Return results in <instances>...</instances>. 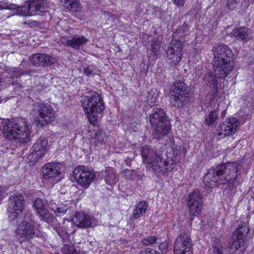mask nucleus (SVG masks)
<instances>
[{
    "mask_svg": "<svg viewBox=\"0 0 254 254\" xmlns=\"http://www.w3.org/2000/svg\"><path fill=\"white\" fill-rule=\"evenodd\" d=\"M214 56V73L219 78L224 79L234 67L232 50L225 45L216 46L212 49Z\"/></svg>",
    "mask_w": 254,
    "mask_h": 254,
    "instance_id": "1",
    "label": "nucleus"
},
{
    "mask_svg": "<svg viewBox=\"0 0 254 254\" xmlns=\"http://www.w3.org/2000/svg\"><path fill=\"white\" fill-rule=\"evenodd\" d=\"M30 132L25 119L23 118L7 121L3 126L2 133L5 137L20 143H27L30 140Z\"/></svg>",
    "mask_w": 254,
    "mask_h": 254,
    "instance_id": "2",
    "label": "nucleus"
},
{
    "mask_svg": "<svg viewBox=\"0 0 254 254\" xmlns=\"http://www.w3.org/2000/svg\"><path fill=\"white\" fill-rule=\"evenodd\" d=\"M148 121L154 138L160 139L166 135L171 130V123L164 110L160 108H153L149 115Z\"/></svg>",
    "mask_w": 254,
    "mask_h": 254,
    "instance_id": "3",
    "label": "nucleus"
},
{
    "mask_svg": "<svg viewBox=\"0 0 254 254\" xmlns=\"http://www.w3.org/2000/svg\"><path fill=\"white\" fill-rule=\"evenodd\" d=\"M81 103L88 121L92 125L95 124L105 109L103 100L99 94L95 93L89 96H84L82 98Z\"/></svg>",
    "mask_w": 254,
    "mask_h": 254,
    "instance_id": "4",
    "label": "nucleus"
},
{
    "mask_svg": "<svg viewBox=\"0 0 254 254\" xmlns=\"http://www.w3.org/2000/svg\"><path fill=\"white\" fill-rule=\"evenodd\" d=\"M18 226L15 230V237L20 244L29 242L35 236L40 237L42 235L41 225L32 220L28 221L26 218L17 221Z\"/></svg>",
    "mask_w": 254,
    "mask_h": 254,
    "instance_id": "5",
    "label": "nucleus"
},
{
    "mask_svg": "<svg viewBox=\"0 0 254 254\" xmlns=\"http://www.w3.org/2000/svg\"><path fill=\"white\" fill-rule=\"evenodd\" d=\"M142 162L146 168L153 172H159L168 165L166 161H162V157L158 154L150 146L144 145L141 149Z\"/></svg>",
    "mask_w": 254,
    "mask_h": 254,
    "instance_id": "6",
    "label": "nucleus"
},
{
    "mask_svg": "<svg viewBox=\"0 0 254 254\" xmlns=\"http://www.w3.org/2000/svg\"><path fill=\"white\" fill-rule=\"evenodd\" d=\"M171 90L172 94L170 96V102L173 106L180 108L189 102L188 87L184 81L175 82Z\"/></svg>",
    "mask_w": 254,
    "mask_h": 254,
    "instance_id": "7",
    "label": "nucleus"
},
{
    "mask_svg": "<svg viewBox=\"0 0 254 254\" xmlns=\"http://www.w3.org/2000/svg\"><path fill=\"white\" fill-rule=\"evenodd\" d=\"M31 115L39 124L44 126L54 121V110L47 104L37 103L33 105Z\"/></svg>",
    "mask_w": 254,
    "mask_h": 254,
    "instance_id": "8",
    "label": "nucleus"
},
{
    "mask_svg": "<svg viewBox=\"0 0 254 254\" xmlns=\"http://www.w3.org/2000/svg\"><path fill=\"white\" fill-rule=\"evenodd\" d=\"M237 168L238 164L236 162L218 165L215 168L217 178L222 182L220 184H233L237 176Z\"/></svg>",
    "mask_w": 254,
    "mask_h": 254,
    "instance_id": "9",
    "label": "nucleus"
},
{
    "mask_svg": "<svg viewBox=\"0 0 254 254\" xmlns=\"http://www.w3.org/2000/svg\"><path fill=\"white\" fill-rule=\"evenodd\" d=\"M250 229L246 223L240 225L235 231L236 238L234 241L230 249L231 254H244L247 248L246 237Z\"/></svg>",
    "mask_w": 254,
    "mask_h": 254,
    "instance_id": "10",
    "label": "nucleus"
},
{
    "mask_svg": "<svg viewBox=\"0 0 254 254\" xmlns=\"http://www.w3.org/2000/svg\"><path fill=\"white\" fill-rule=\"evenodd\" d=\"M25 206V198L20 192H15L9 197L7 211L10 221L18 218Z\"/></svg>",
    "mask_w": 254,
    "mask_h": 254,
    "instance_id": "11",
    "label": "nucleus"
},
{
    "mask_svg": "<svg viewBox=\"0 0 254 254\" xmlns=\"http://www.w3.org/2000/svg\"><path fill=\"white\" fill-rule=\"evenodd\" d=\"M45 8L43 0L29 1L26 5L18 6L17 8V14L25 16L41 15L45 12Z\"/></svg>",
    "mask_w": 254,
    "mask_h": 254,
    "instance_id": "12",
    "label": "nucleus"
},
{
    "mask_svg": "<svg viewBox=\"0 0 254 254\" xmlns=\"http://www.w3.org/2000/svg\"><path fill=\"white\" fill-rule=\"evenodd\" d=\"M72 176L77 183L84 188H87L93 181L94 175L88 167L78 166L72 171Z\"/></svg>",
    "mask_w": 254,
    "mask_h": 254,
    "instance_id": "13",
    "label": "nucleus"
},
{
    "mask_svg": "<svg viewBox=\"0 0 254 254\" xmlns=\"http://www.w3.org/2000/svg\"><path fill=\"white\" fill-rule=\"evenodd\" d=\"M192 242L189 234L182 233L176 238L174 254H192Z\"/></svg>",
    "mask_w": 254,
    "mask_h": 254,
    "instance_id": "14",
    "label": "nucleus"
},
{
    "mask_svg": "<svg viewBox=\"0 0 254 254\" xmlns=\"http://www.w3.org/2000/svg\"><path fill=\"white\" fill-rule=\"evenodd\" d=\"M240 123L235 118H229L221 124L216 131L219 139L233 135L238 129Z\"/></svg>",
    "mask_w": 254,
    "mask_h": 254,
    "instance_id": "15",
    "label": "nucleus"
},
{
    "mask_svg": "<svg viewBox=\"0 0 254 254\" xmlns=\"http://www.w3.org/2000/svg\"><path fill=\"white\" fill-rule=\"evenodd\" d=\"M183 45L179 40L175 41L170 44V46L166 51V60L171 66L177 64L183 56Z\"/></svg>",
    "mask_w": 254,
    "mask_h": 254,
    "instance_id": "16",
    "label": "nucleus"
},
{
    "mask_svg": "<svg viewBox=\"0 0 254 254\" xmlns=\"http://www.w3.org/2000/svg\"><path fill=\"white\" fill-rule=\"evenodd\" d=\"M187 205L190 214L194 216L198 215L202 208V197L197 191L190 193L188 197Z\"/></svg>",
    "mask_w": 254,
    "mask_h": 254,
    "instance_id": "17",
    "label": "nucleus"
},
{
    "mask_svg": "<svg viewBox=\"0 0 254 254\" xmlns=\"http://www.w3.org/2000/svg\"><path fill=\"white\" fill-rule=\"evenodd\" d=\"M64 169L63 165L59 163L51 162L42 168V176L45 180L58 177Z\"/></svg>",
    "mask_w": 254,
    "mask_h": 254,
    "instance_id": "18",
    "label": "nucleus"
},
{
    "mask_svg": "<svg viewBox=\"0 0 254 254\" xmlns=\"http://www.w3.org/2000/svg\"><path fill=\"white\" fill-rule=\"evenodd\" d=\"M33 207L41 220L50 222L53 218V215L46 208L44 200L40 198H36L33 202Z\"/></svg>",
    "mask_w": 254,
    "mask_h": 254,
    "instance_id": "19",
    "label": "nucleus"
},
{
    "mask_svg": "<svg viewBox=\"0 0 254 254\" xmlns=\"http://www.w3.org/2000/svg\"><path fill=\"white\" fill-rule=\"evenodd\" d=\"M48 140L40 137L31 148V153L35 155V158L39 159L43 157L47 151Z\"/></svg>",
    "mask_w": 254,
    "mask_h": 254,
    "instance_id": "20",
    "label": "nucleus"
},
{
    "mask_svg": "<svg viewBox=\"0 0 254 254\" xmlns=\"http://www.w3.org/2000/svg\"><path fill=\"white\" fill-rule=\"evenodd\" d=\"M72 221L77 227L81 228L90 227L95 223V219L93 217H90L83 212H76Z\"/></svg>",
    "mask_w": 254,
    "mask_h": 254,
    "instance_id": "21",
    "label": "nucleus"
},
{
    "mask_svg": "<svg viewBox=\"0 0 254 254\" xmlns=\"http://www.w3.org/2000/svg\"><path fill=\"white\" fill-rule=\"evenodd\" d=\"M221 181L217 178V172L216 168H212L209 170L207 174L203 177V182L204 185L209 188H213Z\"/></svg>",
    "mask_w": 254,
    "mask_h": 254,
    "instance_id": "22",
    "label": "nucleus"
},
{
    "mask_svg": "<svg viewBox=\"0 0 254 254\" xmlns=\"http://www.w3.org/2000/svg\"><path fill=\"white\" fill-rule=\"evenodd\" d=\"M88 41V39L83 36L74 35L70 39L67 40L65 45L74 49L78 50L80 47L84 46Z\"/></svg>",
    "mask_w": 254,
    "mask_h": 254,
    "instance_id": "23",
    "label": "nucleus"
},
{
    "mask_svg": "<svg viewBox=\"0 0 254 254\" xmlns=\"http://www.w3.org/2000/svg\"><path fill=\"white\" fill-rule=\"evenodd\" d=\"M62 5L70 12L76 13L81 10V6L78 0H60Z\"/></svg>",
    "mask_w": 254,
    "mask_h": 254,
    "instance_id": "24",
    "label": "nucleus"
},
{
    "mask_svg": "<svg viewBox=\"0 0 254 254\" xmlns=\"http://www.w3.org/2000/svg\"><path fill=\"white\" fill-rule=\"evenodd\" d=\"M231 35L239 41H247L249 40L248 29L246 27L235 28L232 31Z\"/></svg>",
    "mask_w": 254,
    "mask_h": 254,
    "instance_id": "25",
    "label": "nucleus"
},
{
    "mask_svg": "<svg viewBox=\"0 0 254 254\" xmlns=\"http://www.w3.org/2000/svg\"><path fill=\"white\" fill-rule=\"evenodd\" d=\"M148 204L145 201H140L136 206L133 213V217L136 219L145 214Z\"/></svg>",
    "mask_w": 254,
    "mask_h": 254,
    "instance_id": "26",
    "label": "nucleus"
},
{
    "mask_svg": "<svg viewBox=\"0 0 254 254\" xmlns=\"http://www.w3.org/2000/svg\"><path fill=\"white\" fill-rule=\"evenodd\" d=\"M105 180L106 183L109 185H114L118 181L113 168H109L105 170Z\"/></svg>",
    "mask_w": 254,
    "mask_h": 254,
    "instance_id": "27",
    "label": "nucleus"
},
{
    "mask_svg": "<svg viewBox=\"0 0 254 254\" xmlns=\"http://www.w3.org/2000/svg\"><path fill=\"white\" fill-rule=\"evenodd\" d=\"M216 76L218 77L215 73L214 74L210 72L206 73L203 77L205 83L211 88H217L218 82Z\"/></svg>",
    "mask_w": 254,
    "mask_h": 254,
    "instance_id": "28",
    "label": "nucleus"
},
{
    "mask_svg": "<svg viewBox=\"0 0 254 254\" xmlns=\"http://www.w3.org/2000/svg\"><path fill=\"white\" fill-rule=\"evenodd\" d=\"M240 2L242 6L245 7L249 6V2L247 0H227L226 7L230 10H233Z\"/></svg>",
    "mask_w": 254,
    "mask_h": 254,
    "instance_id": "29",
    "label": "nucleus"
},
{
    "mask_svg": "<svg viewBox=\"0 0 254 254\" xmlns=\"http://www.w3.org/2000/svg\"><path fill=\"white\" fill-rule=\"evenodd\" d=\"M43 54L41 53H36L33 54L30 58L31 63L34 66L41 67Z\"/></svg>",
    "mask_w": 254,
    "mask_h": 254,
    "instance_id": "30",
    "label": "nucleus"
},
{
    "mask_svg": "<svg viewBox=\"0 0 254 254\" xmlns=\"http://www.w3.org/2000/svg\"><path fill=\"white\" fill-rule=\"evenodd\" d=\"M57 60L55 58L52 57L48 54H43L42 64H41V67H49L55 64Z\"/></svg>",
    "mask_w": 254,
    "mask_h": 254,
    "instance_id": "31",
    "label": "nucleus"
},
{
    "mask_svg": "<svg viewBox=\"0 0 254 254\" xmlns=\"http://www.w3.org/2000/svg\"><path fill=\"white\" fill-rule=\"evenodd\" d=\"M218 114L216 110L210 112L205 120V123L208 126L212 125L218 119Z\"/></svg>",
    "mask_w": 254,
    "mask_h": 254,
    "instance_id": "32",
    "label": "nucleus"
},
{
    "mask_svg": "<svg viewBox=\"0 0 254 254\" xmlns=\"http://www.w3.org/2000/svg\"><path fill=\"white\" fill-rule=\"evenodd\" d=\"M189 27L186 22H184L183 24L176 30V33L179 37H184L188 34Z\"/></svg>",
    "mask_w": 254,
    "mask_h": 254,
    "instance_id": "33",
    "label": "nucleus"
},
{
    "mask_svg": "<svg viewBox=\"0 0 254 254\" xmlns=\"http://www.w3.org/2000/svg\"><path fill=\"white\" fill-rule=\"evenodd\" d=\"M160 42L157 39H153L151 41L152 51L155 55H157L160 51Z\"/></svg>",
    "mask_w": 254,
    "mask_h": 254,
    "instance_id": "34",
    "label": "nucleus"
},
{
    "mask_svg": "<svg viewBox=\"0 0 254 254\" xmlns=\"http://www.w3.org/2000/svg\"><path fill=\"white\" fill-rule=\"evenodd\" d=\"M90 141L94 144H96L99 142V134L97 131L93 130L90 131Z\"/></svg>",
    "mask_w": 254,
    "mask_h": 254,
    "instance_id": "35",
    "label": "nucleus"
},
{
    "mask_svg": "<svg viewBox=\"0 0 254 254\" xmlns=\"http://www.w3.org/2000/svg\"><path fill=\"white\" fill-rule=\"evenodd\" d=\"M157 241V237L152 236L142 240V242L143 245H151L155 244Z\"/></svg>",
    "mask_w": 254,
    "mask_h": 254,
    "instance_id": "36",
    "label": "nucleus"
},
{
    "mask_svg": "<svg viewBox=\"0 0 254 254\" xmlns=\"http://www.w3.org/2000/svg\"><path fill=\"white\" fill-rule=\"evenodd\" d=\"M62 251L64 254H78L71 245L64 246L62 249Z\"/></svg>",
    "mask_w": 254,
    "mask_h": 254,
    "instance_id": "37",
    "label": "nucleus"
},
{
    "mask_svg": "<svg viewBox=\"0 0 254 254\" xmlns=\"http://www.w3.org/2000/svg\"><path fill=\"white\" fill-rule=\"evenodd\" d=\"M68 207L66 205L64 207H56L55 208H52L54 211L57 213V215H62L65 214L67 210H68Z\"/></svg>",
    "mask_w": 254,
    "mask_h": 254,
    "instance_id": "38",
    "label": "nucleus"
},
{
    "mask_svg": "<svg viewBox=\"0 0 254 254\" xmlns=\"http://www.w3.org/2000/svg\"><path fill=\"white\" fill-rule=\"evenodd\" d=\"M18 6H17L15 4H8L7 3H3V2H0V9H15L17 10V8Z\"/></svg>",
    "mask_w": 254,
    "mask_h": 254,
    "instance_id": "39",
    "label": "nucleus"
},
{
    "mask_svg": "<svg viewBox=\"0 0 254 254\" xmlns=\"http://www.w3.org/2000/svg\"><path fill=\"white\" fill-rule=\"evenodd\" d=\"M217 88H212V90L209 92L208 96L209 100L210 102H212L214 101V99L217 95Z\"/></svg>",
    "mask_w": 254,
    "mask_h": 254,
    "instance_id": "40",
    "label": "nucleus"
},
{
    "mask_svg": "<svg viewBox=\"0 0 254 254\" xmlns=\"http://www.w3.org/2000/svg\"><path fill=\"white\" fill-rule=\"evenodd\" d=\"M84 73L87 76L94 75L96 73L95 72V68L93 66L86 67L84 69Z\"/></svg>",
    "mask_w": 254,
    "mask_h": 254,
    "instance_id": "41",
    "label": "nucleus"
},
{
    "mask_svg": "<svg viewBox=\"0 0 254 254\" xmlns=\"http://www.w3.org/2000/svg\"><path fill=\"white\" fill-rule=\"evenodd\" d=\"M138 254H158L157 251L150 248L145 249L139 252Z\"/></svg>",
    "mask_w": 254,
    "mask_h": 254,
    "instance_id": "42",
    "label": "nucleus"
},
{
    "mask_svg": "<svg viewBox=\"0 0 254 254\" xmlns=\"http://www.w3.org/2000/svg\"><path fill=\"white\" fill-rule=\"evenodd\" d=\"M209 254H223L221 248L216 247H213L210 250Z\"/></svg>",
    "mask_w": 254,
    "mask_h": 254,
    "instance_id": "43",
    "label": "nucleus"
},
{
    "mask_svg": "<svg viewBox=\"0 0 254 254\" xmlns=\"http://www.w3.org/2000/svg\"><path fill=\"white\" fill-rule=\"evenodd\" d=\"M168 244L166 242L162 243L159 246V249L162 251V253H165L167 251Z\"/></svg>",
    "mask_w": 254,
    "mask_h": 254,
    "instance_id": "44",
    "label": "nucleus"
},
{
    "mask_svg": "<svg viewBox=\"0 0 254 254\" xmlns=\"http://www.w3.org/2000/svg\"><path fill=\"white\" fill-rule=\"evenodd\" d=\"M174 3L177 6H184L185 0H173Z\"/></svg>",
    "mask_w": 254,
    "mask_h": 254,
    "instance_id": "45",
    "label": "nucleus"
},
{
    "mask_svg": "<svg viewBox=\"0 0 254 254\" xmlns=\"http://www.w3.org/2000/svg\"><path fill=\"white\" fill-rule=\"evenodd\" d=\"M24 24H27L30 26H37V22L34 20H29L27 22H24Z\"/></svg>",
    "mask_w": 254,
    "mask_h": 254,
    "instance_id": "46",
    "label": "nucleus"
},
{
    "mask_svg": "<svg viewBox=\"0 0 254 254\" xmlns=\"http://www.w3.org/2000/svg\"><path fill=\"white\" fill-rule=\"evenodd\" d=\"M23 74V72L19 70H15L13 74V77L18 78Z\"/></svg>",
    "mask_w": 254,
    "mask_h": 254,
    "instance_id": "47",
    "label": "nucleus"
},
{
    "mask_svg": "<svg viewBox=\"0 0 254 254\" xmlns=\"http://www.w3.org/2000/svg\"><path fill=\"white\" fill-rule=\"evenodd\" d=\"M225 115V111H223L222 112V116H224Z\"/></svg>",
    "mask_w": 254,
    "mask_h": 254,
    "instance_id": "48",
    "label": "nucleus"
},
{
    "mask_svg": "<svg viewBox=\"0 0 254 254\" xmlns=\"http://www.w3.org/2000/svg\"><path fill=\"white\" fill-rule=\"evenodd\" d=\"M9 82H10V83L13 84V82L12 81L11 82L10 80H9Z\"/></svg>",
    "mask_w": 254,
    "mask_h": 254,
    "instance_id": "49",
    "label": "nucleus"
},
{
    "mask_svg": "<svg viewBox=\"0 0 254 254\" xmlns=\"http://www.w3.org/2000/svg\"><path fill=\"white\" fill-rule=\"evenodd\" d=\"M58 233L60 235L59 232L58 231Z\"/></svg>",
    "mask_w": 254,
    "mask_h": 254,
    "instance_id": "50",
    "label": "nucleus"
}]
</instances>
